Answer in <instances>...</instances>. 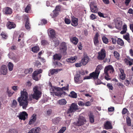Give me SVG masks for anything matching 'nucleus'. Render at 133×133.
Listing matches in <instances>:
<instances>
[{"label":"nucleus","mask_w":133,"mask_h":133,"mask_svg":"<svg viewBox=\"0 0 133 133\" xmlns=\"http://www.w3.org/2000/svg\"><path fill=\"white\" fill-rule=\"evenodd\" d=\"M21 96L18 98V101L20 106H22L23 109H26L28 105V94L25 89L21 91Z\"/></svg>","instance_id":"nucleus-1"},{"label":"nucleus","mask_w":133,"mask_h":133,"mask_svg":"<svg viewBox=\"0 0 133 133\" xmlns=\"http://www.w3.org/2000/svg\"><path fill=\"white\" fill-rule=\"evenodd\" d=\"M103 68V67L101 65H99L97 66L95 71L90 74V76L91 78H92L94 79H97L98 78L100 70Z\"/></svg>","instance_id":"nucleus-2"},{"label":"nucleus","mask_w":133,"mask_h":133,"mask_svg":"<svg viewBox=\"0 0 133 133\" xmlns=\"http://www.w3.org/2000/svg\"><path fill=\"white\" fill-rule=\"evenodd\" d=\"M34 93L32 95L34 99L38 100L41 97V92L38 86H35L33 89Z\"/></svg>","instance_id":"nucleus-3"},{"label":"nucleus","mask_w":133,"mask_h":133,"mask_svg":"<svg viewBox=\"0 0 133 133\" xmlns=\"http://www.w3.org/2000/svg\"><path fill=\"white\" fill-rule=\"evenodd\" d=\"M60 89V88L51 87L50 89V92L52 94L53 96L54 95L58 96H61L60 91H59Z\"/></svg>","instance_id":"nucleus-4"},{"label":"nucleus","mask_w":133,"mask_h":133,"mask_svg":"<svg viewBox=\"0 0 133 133\" xmlns=\"http://www.w3.org/2000/svg\"><path fill=\"white\" fill-rule=\"evenodd\" d=\"M82 114H80L78 119V121L76 123V125L79 126L83 125L86 122V120L83 116Z\"/></svg>","instance_id":"nucleus-5"},{"label":"nucleus","mask_w":133,"mask_h":133,"mask_svg":"<svg viewBox=\"0 0 133 133\" xmlns=\"http://www.w3.org/2000/svg\"><path fill=\"white\" fill-rule=\"evenodd\" d=\"M106 56V52L104 49H102L98 52L97 59L99 60H103Z\"/></svg>","instance_id":"nucleus-6"},{"label":"nucleus","mask_w":133,"mask_h":133,"mask_svg":"<svg viewBox=\"0 0 133 133\" xmlns=\"http://www.w3.org/2000/svg\"><path fill=\"white\" fill-rule=\"evenodd\" d=\"M113 67L111 65H109L106 66L104 69V73L107 76H108L109 73H112L114 71Z\"/></svg>","instance_id":"nucleus-7"},{"label":"nucleus","mask_w":133,"mask_h":133,"mask_svg":"<svg viewBox=\"0 0 133 133\" xmlns=\"http://www.w3.org/2000/svg\"><path fill=\"white\" fill-rule=\"evenodd\" d=\"M74 79L75 83L77 84L81 83L83 81L82 77L79 74H77L75 76Z\"/></svg>","instance_id":"nucleus-8"},{"label":"nucleus","mask_w":133,"mask_h":133,"mask_svg":"<svg viewBox=\"0 0 133 133\" xmlns=\"http://www.w3.org/2000/svg\"><path fill=\"white\" fill-rule=\"evenodd\" d=\"M90 6L91 10L92 12L97 13L98 10L95 2H92L90 3Z\"/></svg>","instance_id":"nucleus-9"},{"label":"nucleus","mask_w":133,"mask_h":133,"mask_svg":"<svg viewBox=\"0 0 133 133\" xmlns=\"http://www.w3.org/2000/svg\"><path fill=\"white\" fill-rule=\"evenodd\" d=\"M59 51L61 53H65L67 49L66 45L65 42H62L59 47Z\"/></svg>","instance_id":"nucleus-10"},{"label":"nucleus","mask_w":133,"mask_h":133,"mask_svg":"<svg viewBox=\"0 0 133 133\" xmlns=\"http://www.w3.org/2000/svg\"><path fill=\"white\" fill-rule=\"evenodd\" d=\"M9 58L13 59L15 62H16L19 60L18 56L15 55L12 52H10L8 55Z\"/></svg>","instance_id":"nucleus-11"},{"label":"nucleus","mask_w":133,"mask_h":133,"mask_svg":"<svg viewBox=\"0 0 133 133\" xmlns=\"http://www.w3.org/2000/svg\"><path fill=\"white\" fill-rule=\"evenodd\" d=\"M8 70L6 66L5 65H2L0 69V73L1 75H5L7 74Z\"/></svg>","instance_id":"nucleus-12"},{"label":"nucleus","mask_w":133,"mask_h":133,"mask_svg":"<svg viewBox=\"0 0 133 133\" xmlns=\"http://www.w3.org/2000/svg\"><path fill=\"white\" fill-rule=\"evenodd\" d=\"M77 105L75 103H72L70 107L69 108L68 110V112H74L76 110H78Z\"/></svg>","instance_id":"nucleus-13"},{"label":"nucleus","mask_w":133,"mask_h":133,"mask_svg":"<svg viewBox=\"0 0 133 133\" xmlns=\"http://www.w3.org/2000/svg\"><path fill=\"white\" fill-rule=\"evenodd\" d=\"M28 114L26 112L23 111L22 112H20L18 115L17 116L20 119L25 120L26 117H27Z\"/></svg>","instance_id":"nucleus-14"},{"label":"nucleus","mask_w":133,"mask_h":133,"mask_svg":"<svg viewBox=\"0 0 133 133\" xmlns=\"http://www.w3.org/2000/svg\"><path fill=\"white\" fill-rule=\"evenodd\" d=\"M48 35L50 38H55V33L54 30L53 29H49L48 30Z\"/></svg>","instance_id":"nucleus-15"},{"label":"nucleus","mask_w":133,"mask_h":133,"mask_svg":"<svg viewBox=\"0 0 133 133\" xmlns=\"http://www.w3.org/2000/svg\"><path fill=\"white\" fill-rule=\"evenodd\" d=\"M122 22L120 21L117 20L115 21V27L117 29L120 30L122 26Z\"/></svg>","instance_id":"nucleus-16"},{"label":"nucleus","mask_w":133,"mask_h":133,"mask_svg":"<svg viewBox=\"0 0 133 133\" xmlns=\"http://www.w3.org/2000/svg\"><path fill=\"white\" fill-rule=\"evenodd\" d=\"M99 35L98 33H96L95 35L94 38V42L95 45L97 46L99 44V42L98 39V37Z\"/></svg>","instance_id":"nucleus-17"},{"label":"nucleus","mask_w":133,"mask_h":133,"mask_svg":"<svg viewBox=\"0 0 133 133\" xmlns=\"http://www.w3.org/2000/svg\"><path fill=\"white\" fill-rule=\"evenodd\" d=\"M3 12L6 14H11L12 13V11L11 9L8 7L4 8L3 10Z\"/></svg>","instance_id":"nucleus-18"},{"label":"nucleus","mask_w":133,"mask_h":133,"mask_svg":"<svg viewBox=\"0 0 133 133\" xmlns=\"http://www.w3.org/2000/svg\"><path fill=\"white\" fill-rule=\"evenodd\" d=\"M36 115L33 114L31 116L29 121V124L30 125L33 124L35 122L36 119Z\"/></svg>","instance_id":"nucleus-19"},{"label":"nucleus","mask_w":133,"mask_h":133,"mask_svg":"<svg viewBox=\"0 0 133 133\" xmlns=\"http://www.w3.org/2000/svg\"><path fill=\"white\" fill-rule=\"evenodd\" d=\"M7 26L9 29L14 28L16 27L15 24L13 22H9L7 24Z\"/></svg>","instance_id":"nucleus-20"},{"label":"nucleus","mask_w":133,"mask_h":133,"mask_svg":"<svg viewBox=\"0 0 133 133\" xmlns=\"http://www.w3.org/2000/svg\"><path fill=\"white\" fill-rule=\"evenodd\" d=\"M77 57L76 56L72 57L70 58H67L66 59V61L70 63H73L77 59Z\"/></svg>","instance_id":"nucleus-21"},{"label":"nucleus","mask_w":133,"mask_h":133,"mask_svg":"<svg viewBox=\"0 0 133 133\" xmlns=\"http://www.w3.org/2000/svg\"><path fill=\"white\" fill-rule=\"evenodd\" d=\"M78 19L75 17L72 18L71 24L73 26H75L78 25Z\"/></svg>","instance_id":"nucleus-22"},{"label":"nucleus","mask_w":133,"mask_h":133,"mask_svg":"<svg viewBox=\"0 0 133 133\" xmlns=\"http://www.w3.org/2000/svg\"><path fill=\"white\" fill-rule=\"evenodd\" d=\"M89 61V57L88 56H85L82 60V63L83 65H86Z\"/></svg>","instance_id":"nucleus-23"},{"label":"nucleus","mask_w":133,"mask_h":133,"mask_svg":"<svg viewBox=\"0 0 133 133\" xmlns=\"http://www.w3.org/2000/svg\"><path fill=\"white\" fill-rule=\"evenodd\" d=\"M70 40L71 42L75 45H76L78 41V39L75 37L70 38Z\"/></svg>","instance_id":"nucleus-24"},{"label":"nucleus","mask_w":133,"mask_h":133,"mask_svg":"<svg viewBox=\"0 0 133 133\" xmlns=\"http://www.w3.org/2000/svg\"><path fill=\"white\" fill-rule=\"evenodd\" d=\"M62 70V69H52L50 70V71L51 75L56 74L58 72Z\"/></svg>","instance_id":"nucleus-25"},{"label":"nucleus","mask_w":133,"mask_h":133,"mask_svg":"<svg viewBox=\"0 0 133 133\" xmlns=\"http://www.w3.org/2000/svg\"><path fill=\"white\" fill-rule=\"evenodd\" d=\"M119 71L120 72L119 77L122 80L124 79L125 78V75L124 72V70L122 69H120Z\"/></svg>","instance_id":"nucleus-26"},{"label":"nucleus","mask_w":133,"mask_h":133,"mask_svg":"<svg viewBox=\"0 0 133 133\" xmlns=\"http://www.w3.org/2000/svg\"><path fill=\"white\" fill-rule=\"evenodd\" d=\"M105 128L106 129L112 128L111 123L109 121H107L104 124Z\"/></svg>","instance_id":"nucleus-27"},{"label":"nucleus","mask_w":133,"mask_h":133,"mask_svg":"<svg viewBox=\"0 0 133 133\" xmlns=\"http://www.w3.org/2000/svg\"><path fill=\"white\" fill-rule=\"evenodd\" d=\"M62 57V56L60 54H56L53 56V59L54 61L60 60Z\"/></svg>","instance_id":"nucleus-28"},{"label":"nucleus","mask_w":133,"mask_h":133,"mask_svg":"<svg viewBox=\"0 0 133 133\" xmlns=\"http://www.w3.org/2000/svg\"><path fill=\"white\" fill-rule=\"evenodd\" d=\"M67 103V102L64 99H62L58 101V103L61 105H65Z\"/></svg>","instance_id":"nucleus-29"},{"label":"nucleus","mask_w":133,"mask_h":133,"mask_svg":"<svg viewBox=\"0 0 133 133\" xmlns=\"http://www.w3.org/2000/svg\"><path fill=\"white\" fill-rule=\"evenodd\" d=\"M123 38L127 40L128 42L130 43L131 42L130 39L129 35V33H127L125 35H123Z\"/></svg>","instance_id":"nucleus-30"},{"label":"nucleus","mask_w":133,"mask_h":133,"mask_svg":"<svg viewBox=\"0 0 133 133\" xmlns=\"http://www.w3.org/2000/svg\"><path fill=\"white\" fill-rule=\"evenodd\" d=\"M90 121L91 123H92L94 122V116L90 112L89 115Z\"/></svg>","instance_id":"nucleus-31"},{"label":"nucleus","mask_w":133,"mask_h":133,"mask_svg":"<svg viewBox=\"0 0 133 133\" xmlns=\"http://www.w3.org/2000/svg\"><path fill=\"white\" fill-rule=\"evenodd\" d=\"M59 12L58 11L54 10L53 11L52 13L50 14V16L52 18H54L57 16Z\"/></svg>","instance_id":"nucleus-32"},{"label":"nucleus","mask_w":133,"mask_h":133,"mask_svg":"<svg viewBox=\"0 0 133 133\" xmlns=\"http://www.w3.org/2000/svg\"><path fill=\"white\" fill-rule=\"evenodd\" d=\"M69 89V85L67 84L65 87H62V88H60V89H59V91H60V94L61 95L62 94V93L61 92L62 90H68Z\"/></svg>","instance_id":"nucleus-33"},{"label":"nucleus","mask_w":133,"mask_h":133,"mask_svg":"<svg viewBox=\"0 0 133 133\" xmlns=\"http://www.w3.org/2000/svg\"><path fill=\"white\" fill-rule=\"evenodd\" d=\"M70 96L72 98H76L77 97V94L74 91H72L70 92Z\"/></svg>","instance_id":"nucleus-34"},{"label":"nucleus","mask_w":133,"mask_h":133,"mask_svg":"<svg viewBox=\"0 0 133 133\" xmlns=\"http://www.w3.org/2000/svg\"><path fill=\"white\" fill-rule=\"evenodd\" d=\"M52 40L53 41L52 42L55 44V46L58 45L59 44V41L56 37L54 39H52Z\"/></svg>","instance_id":"nucleus-35"},{"label":"nucleus","mask_w":133,"mask_h":133,"mask_svg":"<svg viewBox=\"0 0 133 133\" xmlns=\"http://www.w3.org/2000/svg\"><path fill=\"white\" fill-rule=\"evenodd\" d=\"M8 66L9 70L10 71H12L14 67V64L13 63L11 62H9L8 63Z\"/></svg>","instance_id":"nucleus-36"},{"label":"nucleus","mask_w":133,"mask_h":133,"mask_svg":"<svg viewBox=\"0 0 133 133\" xmlns=\"http://www.w3.org/2000/svg\"><path fill=\"white\" fill-rule=\"evenodd\" d=\"M32 131H33L34 133H39L41 131V128L38 127H36L32 129Z\"/></svg>","instance_id":"nucleus-37"},{"label":"nucleus","mask_w":133,"mask_h":133,"mask_svg":"<svg viewBox=\"0 0 133 133\" xmlns=\"http://www.w3.org/2000/svg\"><path fill=\"white\" fill-rule=\"evenodd\" d=\"M60 120V119L59 117L54 118L52 119L53 122L55 124H57L58 123Z\"/></svg>","instance_id":"nucleus-38"},{"label":"nucleus","mask_w":133,"mask_h":133,"mask_svg":"<svg viewBox=\"0 0 133 133\" xmlns=\"http://www.w3.org/2000/svg\"><path fill=\"white\" fill-rule=\"evenodd\" d=\"M117 43L118 45L121 46H123L124 44V42L123 41L119 38H118Z\"/></svg>","instance_id":"nucleus-39"},{"label":"nucleus","mask_w":133,"mask_h":133,"mask_svg":"<svg viewBox=\"0 0 133 133\" xmlns=\"http://www.w3.org/2000/svg\"><path fill=\"white\" fill-rule=\"evenodd\" d=\"M39 50V48L37 46H35L32 48V51L34 52H37Z\"/></svg>","instance_id":"nucleus-40"},{"label":"nucleus","mask_w":133,"mask_h":133,"mask_svg":"<svg viewBox=\"0 0 133 133\" xmlns=\"http://www.w3.org/2000/svg\"><path fill=\"white\" fill-rule=\"evenodd\" d=\"M102 41L105 44H107L109 42L108 39L106 38L105 36H103L102 37Z\"/></svg>","instance_id":"nucleus-41"},{"label":"nucleus","mask_w":133,"mask_h":133,"mask_svg":"<svg viewBox=\"0 0 133 133\" xmlns=\"http://www.w3.org/2000/svg\"><path fill=\"white\" fill-rule=\"evenodd\" d=\"M25 27L27 29H29L30 28V25L29 23V19L28 18L25 24Z\"/></svg>","instance_id":"nucleus-42"},{"label":"nucleus","mask_w":133,"mask_h":133,"mask_svg":"<svg viewBox=\"0 0 133 133\" xmlns=\"http://www.w3.org/2000/svg\"><path fill=\"white\" fill-rule=\"evenodd\" d=\"M36 72H34L33 73L32 75V78L33 79L36 80L37 81L38 80V78L37 77V74L35 73Z\"/></svg>","instance_id":"nucleus-43"},{"label":"nucleus","mask_w":133,"mask_h":133,"mask_svg":"<svg viewBox=\"0 0 133 133\" xmlns=\"http://www.w3.org/2000/svg\"><path fill=\"white\" fill-rule=\"evenodd\" d=\"M7 133H18L17 131L15 129H9Z\"/></svg>","instance_id":"nucleus-44"},{"label":"nucleus","mask_w":133,"mask_h":133,"mask_svg":"<svg viewBox=\"0 0 133 133\" xmlns=\"http://www.w3.org/2000/svg\"><path fill=\"white\" fill-rule=\"evenodd\" d=\"M127 124L128 126H130L131 125V120L130 118L127 117L126 118Z\"/></svg>","instance_id":"nucleus-45"},{"label":"nucleus","mask_w":133,"mask_h":133,"mask_svg":"<svg viewBox=\"0 0 133 133\" xmlns=\"http://www.w3.org/2000/svg\"><path fill=\"white\" fill-rule=\"evenodd\" d=\"M114 55L115 58L118 59H119L120 55L116 51H114Z\"/></svg>","instance_id":"nucleus-46"},{"label":"nucleus","mask_w":133,"mask_h":133,"mask_svg":"<svg viewBox=\"0 0 133 133\" xmlns=\"http://www.w3.org/2000/svg\"><path fill=\"white\" fill-rule=\"evenodd\" d=\"M7 92L8 93V96L9 97L11 96L14 93L13 91L9 90L8 88H7Z\"/></svg>","instance_id":"nucleus-47"},{"label":"nucleus","mask_w":133,"mask_h":133,"mask_svg":"<svg viewBox=\"0 0 133 133\" xmlns=\"http://www.w3.org/2000/svg\"><path fill=\"white\" fill-rule=\"evenodd\" d=\"M66 127H62L59 131L58 133H63L66 130Z\"/></svg>","instance_id":"nucleus-48"},{"label":"nucleus","mask_w":133,"mask_h":133,"mask_svg":"<svg viewBox=\"0 0 133 133\" xmlns=\"http://www.w3.org/2000/svg\"><path fill=\"white\" fill-rule=\"evenodd\" d=\"M17 103L16 101L15 100H14L12 104V107L13 108L17 106Z\"/></svg>","instance_id":"nucleus-49"},{"label":"nucleus","mask_w":133,"mask_h":133,"mask_svg":"<svg viewBox=\"0 0 133 133\" xmlns=\"http://www.w3.org/2000/svg\"><path fill=\"white\" fill-rule=\"evenodd\" d=\"M117 37H114L111 38L112 42L113 44H115L116 43L117 40Z\"/></svg>","instance_id":"nucleus-50"},{"label":"nucleus","mask_w":133,"mask_h":133,"mask_svg":"<svg viewBox=\"0 0 133 133\" xmlns=\"http://www.w3.org/2000/svg\"><path fill=\"white\" fill-rule=\"evenodd\" d=\"M41 63L39 61H37L35 62V65H36L37 67L38 68H40L41 66Z\"/></svg>","instance_id":"nucleus-51"},{"label":"nucleus","mask_w":133,"mask_h":133,"mask_svg":"<svg viewBox=\"0 0 133 133\" xmlns=\"http://www.w3.org/2000/svg\"><path fill=\"white\" fill-rule=\"evenodd\" d=\"M30 5H28L25 9V12H28V11H30Z\"/></svg>","instance_id":"nucleus-52"},{"label":"nucleus","mask_w":133,"mask_h":133,"mask_svg":"<svg viewBox=\"0 0 133 133\" xmlns=\"http://www.w3.org/2000/svg\"><path fill=\"white\" fill-rule=\"evenodd\" d=\"M64 22L66 24H69L70 23L71 21L69 19L66 18H65Z\"/></svg>","instance_id":"nucleus-53"},{"label":"nucleus","mask_w":133,"mask_h":133,"mask_svg":"<svg viewBox=\"0 0 133 133\" xmlns=\"http://www.w3.org/2000/svg\"><path fill=\"white\" fill-rule=\"evenodd\" d=\"M61 8V6L60 5H58L56 6V8L54 10L59 12V11L60 10Z\"/></svg>","instance_id":"nucleus-54"},{"label":"nucleus","mask_w":133,"mask_h":133,"mask_svg":"<svg viewBox=\"0 0 133 133\" xmlns=\"http://www.w3.org/2000/svg\"><path fill=\"white\" fill-rule=\"evenodd\" d=\"M34 72H36L35 73L38 75V74L42 73V70L41 69H39L36 70Z\"/></svg>","instance_id":"nucleus-55"},{"label":"nucleus","mask_w":133,"mask_h":133,"mask_svg":"<svg viewBox=\"0 0 133 133\" xmlns=\"http://www.w3.org/2000/svg\"><path fill=\"white\" fill-rule=\"evenodd\" d=\"M90 18L91 19L93 20L96 18V16L95 15H94V14H92L90 15Z\"/></svg>","instance_id":"nucleus-56"},{"label":"nucleus","mask_w":133,"mask_h":133,"mask_svg":"<svg viewBox=\"0 0 133 133\" xmlns=\"http://www.w3.org/2000/svg\"><path fill=\"white\" fill-rule=\"evenodd\" d=\"M117 85L120 88H123L124 87V85L122 83L120 82L118 83L117 84Z\"/></svg>","instance_id":"nucleus-57"},{"label":"nucleus","mask_w":133,"mask_h":133,"mask_svg":"<svg viewBox=\"0 0 133 133\" xmlns=\"http://www.w3.org/2000/svg\"><path fill=\"white\" fill-rule=\"evenodd\" d=\"M107 87L109 89L112 90L113 87L111 84L108 83L107 84Z\"/></svg>","instance_id":"nucleus-58"},{"label":"nucleus","mask_w":133,"mask_h":133,"mask_svg":"<svg viewBox=\"0 0 133 133\" xmlns=\"http://www.w3.org/2000/svg\"><path fill=\"white\" fill-rule=\"evenodd\" d=\"M125 5L128 6L129 5L131 0H125Z\"/></svg>","instance_id":"nucleus-59"},{"label":"nucleus","mask_w":133,"mask_h":133,"mask_svg":"<svg viewBox=\"0 0 133 133\" xmlns=\"http://www.w3.org/2000/svg\"><path fill=\"white\" fill-rule=\"evenodd\" d=\"M91 103L90 102H88L85 103L84 105L86 106H89L91 105Z\"/></svg>","instance_id":"nucleus-60"},{"label":"nucleus","mask_w":133,"mask_h":133,"mask_svg":"<svg viewBox=\"0 0 133 133\" xmlns=\"http://www.w3.org/2000/svg\"><path fill=\"white\" fill-rule=\"evenodd\" d=\"M128 13L130 14H133V9L131 8H130L129 9Z\"/></svg>","instance_id":"nucleus-61"},{"label":"nucleus","mask_w":133,"mask_h":133,"mask_svg":"<svg viewBox=\"0 0 133 133\" xmlns=\"http://www.w3.org/2000/svg\"><path fill=\"white\" fill-rule=\"evenodd\" d=\"M85 103L81 101H79L78 102V104L79 106H83L84 105Z\"/></svg>","instance_id":"nucleus-62"},{"label":"nucleus","mask_w":133,"mask_h":133,"mask_svg":"<svg viewBox=\"0 0 133 133\" xmlns=\"http://www.w3.org/2000/svg\"><path fill=\"white\" fill-rule=\"evenodd\" d=\"M54 63L55 65L56 64L58 66H61L62 65V64L61 63L57 62H54Z\"/></svg>","instance_id":"nucleus-63"},{"label":"nucleus","mask_w":133,"mask_h":133,"mask_svg":"<svg viewBox=\"0 0 133 133\" xmlns=\"http://www.w3.org/2000/svg\"><path fill=\"white\" fill-rule=\"evenodd\" d=\"M124 83L125 85L128 86L130 83L129 81L127 79H126L124 81Z\"/></svg>","instance_id":"nucleus-64"}]
</instances>
